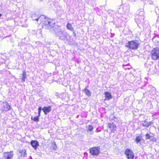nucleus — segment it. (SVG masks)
Listing matches in <instances>:
<instances>
[{
	"label": "nucleus",
	"mask_w": 159,
	"mask_h": 159,
	"mask_svg": "<svg viewBox=\"0 0 159 159\" xmlns=\"http://www.w3.org/2000/svg\"><path fill=\"white\" fill-rule=\"evenodd\" d=\"M41 16L39 14H34L32 15V18L33 20H36L40 22V18Z\"/></svg>",
	"instance_id": "nucleus-17"
},
{
	"label": "nucleus",
	"mask_w": 159,
	"mask_h": 159,
	"mask_svg": "<svg viewBox=\"0 0 159 159\" xmlns=\"http://www.w3.org/2000/svg\"><path fill=\"white\" fill-rule=\"evenodd\" d=\"M30 143L31 145L35 150L36 149L37 147L39 146V142L36 140L31 141Z\"/></svg>",
	"instance_id": "nucleus-15"
},
{
	"label": "nucleus",
	"mask_w": 159,
	"mask_h": 159,
	"mask_svg": "<svg viewBox=\"0 0 159 159\" xmlns=\"http://www.w3.org/2000/svg\"><path fill=\"white\" fill-rule=\"evenodd\" d=\"M142 139L141 137L139 136L136 137L135 141L138 144L140 142Z\"/></svg>",
	"instance_id": "nucleus-24"
},
{
	"label": "nucleus",
	"mask_w": 159,
	"mask_h": 159,
	"mask_svg": "<svg viewBox=\"0 0 159 159\" xmlns=\"http://www.w3.org/2000/svg\"><path fill=\"white\" fill-rule=\"evenodd\" d=\"M42 109L41 107H39L38 108V116H40V113Z\"/></svg>",
	"instance_id": "nucleus-29"
},
{
	"label": "nucleus",
	"mask_w": 159,
	"mask_h": 159,
	"mask_svg": "<svg viewBox=\"0 0 159 159\" xmlns=\"http://www.w3.org/2000/svg\"><path fill=\"white\" fill-rule=\"evenodd\" d=\"M2 15L1 14H0V19L1 18V16H2Z\"/></svg>",
	"instance_id": "nucleus-33"
},
{
	"label": "nucleus",
	"mask_w": 159,
	"mask_h": 159,
	"mask_svg": "<svg viewBox=\"0 0 159 159\" xmlns=\"http://www.w3.org/2000/svg\"><path fill=\"white\" fill-rule=\"evenodd\" d=\"M150 140H152V141L154 140L155 139L152 136H151L150 138L149 139Z\"/></svg>",
	"instance_id": "nucleus-31"
},
{
	"label": "nucleus",
	"mask_w": 159,
	"mask_h": 159,
	"mask_svg": "<svg viewBox=\"0 0 159 159\" xmlns=\"http://www.w3.org/2000/svg\"><path fill=\"white\" fill-rule=\"evenodd\" d=\"M67 28L71 31H73L74 29L72 25L68 23L66 25Z\"/></svg>",
	"instance_id": "nucleus-21"
},
{
	"label": "nucleus",
	"mask_w": 159,
	"mask_h": 159,
	"mask_svg": "<svg viewBox=\"0 0 159 159\" xmlns=\"http://www.w3.org/2000/svg\"><path fill=\"white\" fill-rule=\"evenodd\" d=\"M105 97V98L104 99L105 101H108L112 98V96L111 93L106 92L104 93Z\"/></svg>",
	"instance_id": "nucleus-14"
},
{
	"label": "nucleus",
	"mask_w": 159,
	"mask_h": 159,
	"mask_svg": "<svg viewBox=\"0 0 159 159\" xmlns=\"http://www.w3.org/2000/svg\"><path fill=\"white\" fill-rule=\"evenodd\" d=\"M40 116H37L34 117H33V116H32L31 118V119L32 120H33L35 122H38L39 121V117Z\"/></svg>",
	"instance_id": "nucleus-23"
},
{
	"label": "nucleus",
	"mask_w": 159,
	"mask_h": 159,
	"mask_svg": "<svg viewBox=\"0 0 159 159\" xmlns=\"http://www.w3.org/2000/svg\"><path fill=\"white\" fill-rule=\"evenodd\" d=\"M54 31L55 34L57 36L59 37V39L65 42H67L69 40L68 37H70V36L68 34L61 30L60 27L57 26L54 29Z\"/></svg>",
	"instance_id": "nucleus-4"
},
{
	"label": "nucleus",
	"mask_w": 159,
	"mask_h": 159,
	"mask_svg": "<svg viewBox=\"0 0 159 159\" xmlns=\"http://www.w3.org/2000/svg\"><path fill=\"white\" fill-rule=\"evenodd\" d=\"M40 24H42L45 29L49 30L50 31L55 29L53 28L55 23L53 20L43 15L40 16Z\"/></svg>",
	"instance_id": "nucleus-1"
},
{
	"label": "nucleus",
	"mask_w": 159,
	"mask_h": 159,
	"mask_svg": "<svg viewBox=\"0 0 159 159\" xmlns=\"http://www.w3.org/2000/svg\"><path fill=\"white\" fill-rule=\"evenodd\" d=\"M151 136L149 135L148 134H146V139H149L150 138Z\"/></svg>",
	"instance_id": "nucleus-30"
},
{
	"label": "nucleus",
	"mask_w": 159,
	"mask_h": 159,
	"mask_svg": "<svg viewBox=\"0 0 159 159\" xmlns=\"http://www.w3.org/2000/svg\"><path fill=\"white\" fill-rule=\"evenodd\" d=\"M2 109L3 111H7L10 109L11 107L7 102H3Z\"/></svg>",
	"instance_id": "nucleus-12"
},
{
	"label": "nucleus",
	"mask_w": 159,
	"mask_h": 159,
	"mask_svg": "<svg viewBox=\"0 0 159 159\" xmlns=\"http://www.w3.org/2000/svg\"><path fill=\"white\" fill-rule=\"evenodd\" d=\"M21 76V78L20 79L23 82H25V80L26 78V74L25 71L24 70L23 71L22 74H20Z\"/></svg>",
	"instance_id": "nucleus-20"
},
{
	"label": "nucleus",
	"mask_w": 159,
	"mask_h": 159,
	"mask_svg": "<svg viewBox=\"0 0 159 159\" xmlns=\"http://www.w3.org/2000/svg\"><path fill=\"white\" fill-rule=\"evenodd\" d=\"M126 11H126V12H128L129 11V9H127Z\"/></svg>",
	"instance_id": "nucleus-34"
},
{
	"label": "nucleus",
	"mask_w": 159,
	"mask_h": 159,
	"mask_svg": "<svg viewBox=\"0 0 159 159\" xmlns=\"http://www.w3.org/2000/svg\"><path fill=\"white\" fill-rule=\"evenodd\" d=\"M98 131V128H97L96 130V132H98V131Z\"/></svg>",
	"instance_id": "nucleus-32"
},
{
	"label": "nucleus",
	"mask_w": 159,
	"mask_h": 159,
	"mask_svg": "<svg viewBox=\"0 0 159 159\" xmlns=\"http://www.w3.org/2000/svg\"><path fill=\"white\" fill-rule=\"evenodd\" d=\"M52 146L53 150H57V146L56 144V143L54 141L52 143Z\"/></svg>",
	"instance_id": "nucleus-28"
},
{
	"label": "nucleus",
	"mask_w": 159,
	"mask_h": 159,
	"mask_svg": "<svg viewBox=\"0 0 159 159\" xmlns=\"http://www.w3.org/2000/svg\"><path fill=\"white\" fill-rule=\"evenodd\" d=\"M154 72L155 73L157 72L159 73V65L154 66Z\"/></svg>",
	"instance_id": "nucleus-26"
},
{
	"label": "nucleus",
	"mask_w": 159,
	"mask_h": 159,
	"mask_svg": "<svg viewBox=\"0 0 159 159\" xmlns=\"http://www.w3.org/2000/svg\"><path fill=\"white\" fill-rule=\"evenodd\" d=\"M19 155L20 157H24L27 155L26 150L25 149H20L19 150Z\"/></svg>",
	"instance_id": "nucleus-13"
},
{
	"label": "nucleus",
	"mask_w": 159,
	"mask_h": 159,
	"mask_svg": "<svg viewBox=\"0 0 159 159\" xmlns=\"http://www.w3.org/2000/svg\"><path fill=\"white\" fill-rule=\"evenodd\" d=\"M53 3L54 5L56 7H58L59 5V3L57 1L55 0L53 1Z\"/></svg>",
	"instance_id": "nucleus-27"
},
{
	"label": "nucleus",
	"mask_w": 159,
	"mask_h": 159,
	"mask_svg": "<svg viewBox=\"0 0 159 159\" xmlns=\"http://www.w3.org/2000/svg\"><path fill=\"white\" fill-rule=\"evenodd\" d=\"M93 127L92 125H89L87 126V131L88 132V131H92L93 130Z\"/></svg>",
	"instance_id": "nucleus-22"
},
{
	"label": "nucleus",
	"mask_w": 159,
	"mask_h": 159,
	"mask_svg": "<svg viewBox=\"0 0 159 159\" xmlns=\"http://www.w3.org/2000/svg\"><path fill=\"white\" fill-rule=\"evenodd\" d=\"M43 112L45 114H47L48 113H49L51 110V107L50 106L48 107H44L42 109Z\"/></svg>",
	"instance_id": "nucleus-16"
},
{
	"label": "nucleus",
	"mask_w": 159,
	"mask_h": 159,
	"mask_svg": "<svg viewBox=\"0 0 159 159\" xmlns=\"http://www.w3.org/2000/svg\"><path fill=\"white\" fill-rule=\"evenodd\" d=\"M125 8V7H124V8H123V9H124V8Z\"/></svg>",
	"instance_id": "nucleus-36"
},
{
	"label": "nucleus",
	"mask_w": 159,
	"mask_h": 159,
	"mask_svg": "<svg viewBox=\"0 0 159 159\" xmlns=\"http://www.w3.org/2000/svg\"><path fill=\"white\" fill-rule=\"evenodd\" d=\"M89 152L93 156H98L100 153V149L99 147H93L89 148Z\"/></svg>",
	"instance_id": "nucleus-7"
},
{
	"label": "nucleus",
	"mask_w": 159,
	"mask_h": 159,
	"mask_svg": "<svg viewBox=\"0 0 159 159\" xmlns=\"http://www.w3.org/2000/svg\"><path fill=\"white\" fill-rule=\"evenodd\" d=\"M40 24H42L45 29L49 30L50 31L55 29L53 28L55 23L53 20L43 15L40 16Z\"/></svg>",
	"instance_id": "nucleus-3"
},
{
	"label": "nucleus",
	"mask_w": 159,
	"mask_h": 159,
	"mask_svg": "<svg viewBox=\"0 0 159 159\" xmlns=\"http://www.w3.org/2000/svg\"><path fill=\"white\" fill-rule=\"evenodd\" d=\"M144 11L143 8L139 9L136 13V16L135 18L136 22L138 23L143 24L144 20Z\"/></svg>",
	"instance_id": "nucleus-5"
},
{
	"label": "nucleus",
	"mask_w": 159,
	"mask_h": 159,
	"mask_svg": "<svg viewBox=\"0 0 159 159\" xmlns=\"http://www.w3.org/2000/svg\"><path fill=\"white\" fill-rule=\"evenodd\" d=\"M125 153L128 159H134V153L130 149H126L125 151Z\"/></svg>",
	"instance_id": "nucleus-10"
},
{
	"label": "nucleus",
	"mask_w": 159,
	"mask_h": 159,
	"mask_svg": "<svg viewBox=\"0 0 159 159\" xmlns=\"http://www.w3.org/2000/svg\"><path fill=\"white\" fill-rule=\"evenodd\" d=\"M151 57L153 60L159 59V49L157 48H154L151 52Z\"/></svg>",
	"instance_id": "nucleus-9"
},
{
	"label": "nucleus",
	"mask_w": 159,
	"mask_h": 159,
	"mask_svg": "<svg viewBox=\"0 0 159 159\" xmlns=\"http://www.w3.org/2000/svg\"><path fill=\"white\" fill-rule=\"evenodd\" d=\"M139 20H141V18H140V17H139Z\"/></svg>",
	"instance_id": "nucleus-35"
},
{
	"label": "nucleus",
	"mask_w": 159,
	"mask_h": 159,
	"mask_svg": "<svg viewBox=\"0 0 159 159\" xmlns=\"http://www.w3.org/2000/svg\"><path fill=\"white\" fill-rule=\"evenodd\" d=\"M40 24H42L45 29L49 30L50 31L55 29L53 28L55 23L53 20L43 15L40 16Z\"/></svg>",
	"instance_id": "nucleus-2"
},
{
	"label": "nucleus",
	"mask_w": 159,
	"mask_h": 159,
	"mask_svg": "<svg viewBox=\"0 0 159 159\" xmlns=\"http://www.w3.org/2000/svg\"><path fill=\"white\" fill-rule=\"evenodd\" d=\"M139 41L136 40L129 41L125 44V47L132 50H135L138 48L139 45Z\"/></svg>",
	"instance_id": "nucleus-6"
},
{
	"label": "nucleus",
	"mask_w": 159,
	"mask_h": 159,
	"mask_svg": "<svg viewBox=\"0 0 159 159\" xmlns=\"http://www.w3.org/2000/svg\"><path fill=\"white\" fill-rule=\"evenodd\" d=\"M156 89L155 87L151 85H148L145 89V93H149L152 95H154L156 93Z\"/></svg>",
	"instance_id": "nucleus-8"
},
{
	"label": "nucleus",
	"mask_w": 159,
	"mask_h": 159,
	"mask_svg": "<svg viewBox=\"0 0 159 159\" xmlns=\"http://www.w3.org/2000/svg\"><path fill=\"white\" fill-rule=\"evenodd\" d=\"M40 1H42L43 0H39Z\"/></svg>",
	"instance_id": "nucleus-37"
},
{
	"label": "nucleus",
	"mask_w": 159,
	"mask_h": 159,
	"mask_svg": "<svg viewBox=\"0 0 159 159\" xmlns=\"http://www.w3.org/2000/svg\"><path fill=\"white\" fill-rule=\"evenodd\" d=\"M84 92L88 96H90L91 95V93L90 91L88 89L85 88L84 90Z\"/></svg>",
	"instance_id": "nucleus-25"
},
{
	"label": "nucleus",
	"mask_w": 159,
	"mask_h": 159,
	"mask_svg": "<svg viewBox=\"0 0 159 159\" xmlns=\"http://www.w3.org/2000/svg\"><path fill=\"white\" fill-rule=\"evenodd\" d=\"M109 127L111 129V131L114 132L116 130V125L113 124H108Z\"/></svg>",
	"instance_id": "nucleus-18"
},
{
	"label": "nucleus",
	"mask_w": 159,
	"mask_h": 159,
	"mask_svg": "<svg viewBox=\"0 0 159 159\" xmlns=\"http://www.w3.org/2000/svg\"><path fill=\"white\" fill-rule=\"evenodd\" d=\"M152 123L151 122H148L145 120L142 123V125L143 126L147 127L151 125H152Z\"/></svg>",
	"instance_id": "nucleus-19"
},
{
	"label": "nucleus",
	"mask_w": 159,
	"mask_h": 159,
	"mask_svg": "<svg viewBox=\"0 0 159 159\" xmlns=\"http://www.w3.org/2000/svg\"><path fill=\"white\" fill-rule=\"evenodd\" d=\"M13 155V152L12 151L5 152L3 155L4 159H11Z\"/></svg>",
	"instance_id": "nucleus-11"
}]
</instances>
